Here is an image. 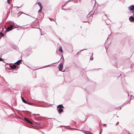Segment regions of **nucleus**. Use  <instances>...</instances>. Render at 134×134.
<instances>
[{"instance_id":"nucleus-1","label":"nucleus","mask_w":134,"mask_h":134,"mask_svg":"<svg viewBox=\"0 0 134 134\" xmlns=\"http://www.w3.org/2000/svg\"><path fill=\"white\" fill-rule=\"evenodd\" d=\"M62 108H64V107L62 105H59L58 106L57 110H58V113L59 114L61 113L63 111V110Z\"/></svg>"},{"instance_id":"nucleus-2","label":"nucleus","mask_w":134,"mask_h":134,"mask_svg":"<svg viewBox=\"0 0 134 134\" xmlns=\"http://www.w3.org/2000/svg\"><path fill=\"white\" fill-rule=\"evenodd\" d=\"M128 9L131 11H133L134 10V5H132L128 7Z\"/></svg>"},{"instance_id":"nucleus-3","label":"nucleus","mask_w":134,"mask_h":134,"mask_svg":"<svg viewBox=\"0 0 134 134\" xmlns=\"http://www.w3.org/2000/svg\"><path fill=\"white\" fill-rule=\"evenodd\" d=\"M13 25H11L10 26L8 27L6 29V31H9L11 30L13 28Z\"/></svg>"},{"instance_id":"nucleus-4","label":"nucleus","mask_w":134,"mask_h":134,"mask_svg":"<svg viewBox=\"0 0 134 134\" xmlns=\"http://www.w3.org/2000/svg\"><path fill=\"white\" fill-rule=\"evenodd\" d=\"M63 64L62 63H60L59 65L58 68L59 71H62V70L63 68ZM62 72H63V71H62Z\"/></svg>"},{"instance_id":"nucleus-5","label":"nucleus","mask_w":134,"mask_h":134,"mask_svg":"<svg viewBox=\"0 0 134 134\" xmlns=\"http://www.w3.org/2000/svg\"><path fill=\"white\" fill-rule=\"evenodd\" d=\"M16 66L15 64H13L11 65L10 66V69L11 70H13L16 68Z\"/></svg>"},{"instance_id":"nucleus-6","label":"nucleus","mask_w":134,"mask_h":134,"mask_svg":"<svg viewBox=\"0 0 134 134\" xmlns=\"http://www.w3.org/2000/svg\"><path fill=\"white\" fill-rule=\"evenodd\" d=\"M24 119L28 123H30L31 124H32V122L31 121H30L29 119H27V118H24Z\"/></svg>"},{"instance_id":"nucleus-7","label":"nucleus","mask_w":134,"mask_h":134,"mask_svg":"<svg viewBox=\"0 0 134 134\" xmlns=\"http://www.w3.org/2000/svg\"><path fill=\"white\" fill-rule=\"evenodd\" d=\"M22 61V60H18L14 64H16L17 65H19L20 63H21V62Z\"/></svg>"},{"instance_id":"nucleus-8","label":"nucleus","mask_w":134,"mask_h":134,"mask_svg":"<svg viewBox=\"0 0 134 134\" xmlns=\"http://www.w3.org/2000/svg\"><path fill=\"white\" fill-rule=\"evenodd\" d=\"M129 20L130 21H134V17L132 16H131L129 18Z\"/></svg>"},{"instance_id":"nucleus-9","label":"nucleus","mask_w":134,"mask_h":134,"mask_svg":"<svg viewBox=\"0 0 134 134\" xmlns=\"http://www.w3.org/2000/svg\"><path fill=\"white\" fill-rule=\"evenodd\" d=\"M59 51L62 53H63V51L62 50V47L61 46H60L59 47Z\"/></svg>"},{"instance_id":"nucleus-10","label":"nucleus","mask_w":134,"mask_h":134,"mask_svg":"<svg viewBox=\"0 0 134 134\" xmlns=\"http://www.w3.org/2000/svg\"><path fill=\"white\" fill-rule=\"evenodd\" d=\"M37 4L39 6L40 8H42V6L41 3L40 2H38L37 3Z\"/></svg>"},{"instance_id":"nucleus-11","label":"nucleus","mask_w":134,"mask_h":134,"mask_svg":"<svg viewBox=\"0 0 134 134\" xmlns=\"http://www.w3.org/2000/svg\"><path fill=\"white\" fill-rule=\"evenodd\" d=\"M21 99L22 101L24 103H27V102L22 97H21Z\"/></svg>"},{"instance_id":"nucleus-12","label":"nucleus","mask_w":134,"mask_h":134,"mask_svg":"<svg viewBox=\"0 0 134 134\" xmlns=\"http://www.w3.org/2000/svg\"><path fill=\"white\" fill-rule=\"evenodd\" d=\"M4 36V34L2 33L1 32H0V37Z\"/></svg>"},{"instance_id":"nucleus-13","label":"nucleus","mask_w":134,"mask_h":134,"mask_svg":"<svg viewBox=\"0 0 134 134\" xmlns=\"http://www.w3.org/2000/svg\"><path fill=\"white\" fill-rule=\"evenodd\" d=\"M26 103L28 104L31 105H32L34 104L32 103H30V102H28V103L27 102V103Z\"/></svg>"},{"instance_id":"nucleus-14","label":"nucleus","mask_w":134,"mask_h":134,"mask_svg":"<svg viewBox=\"0 0 134 134\" xmlns=\"http://www.w3.org/2000/svg\"><path fill=\"white\" fill-rule=\"evenodd\" d=\"M59 62V61H58V62ZM57 63V62H56V63H52V64H49V65H46V66H45L44 67V68H45V67H47V66H50V65H51L52 64H55V63Z\"/></svg>"},{"instance_id":"nucleus-15","label":"nucleus","mask_w":134,"mask_h":134,"mask_svg":"<svg viewBox=\"0 0 134 134\" xmlns=\"http://www.w3.org/2000/svg\"><path fill=\"white\" fill-rule=\"evenodd\" d=\"M84 133L86 134H90L91 133V132H85Z\"/></svg>"},{"instance_id":"nucleus-16","label":"nucleus","mask_w":134,"mask_h":134,"mask_svg":"<svg viewBox=\"0 0 134 134\" xmlns=\"http://www.w3.org/2000/svg\"><path fill=\"white\" fill-rule=\"evenodd\" d=\"M42 8H40V9L38 10V12L39 13L41 12L42 10Z\"/></svg>"},{"instance_id":"nucleus-17","label":"nucleus","mask_w":134,"mask_h":134,"mask_svg":"<svg viewBox=\"0 0 134 134\" xmlns=\"http://www.w3.org/2000/svg\"><path fill=\"white\" fill-rule=\"evenodd\" d=\"M10 0H7V2L9 4H10L9 1Z\"/></svg>"},{"instance_id":"nucleus-18","label":"nucleus","mask_w":134,"mask_h":134,"mask_svg":"<svg viewBox=\"0 0 134 134\" xmlns=\"http://www.w3.org/2000/svg\"><path fill=\"white\" fill-rule=\"evenodd\" d=\"M90 59L92 60L93 59V57H92L91 58H90Z\"/></svg>"},{"instance_id":"nucleus-19","label":"nucleus","mask_w":134,"mask_h":134,"mask_svg":"<svg viewBox=\"0 0 134 134\" xmlns=\"http://www.w3.org/2000/svg\"><path fill=\"white\" fill-rule=\"evenodd\" d=\"M23 13V14H25V15H28V16H30V15H28V14H25V13Z\"/></svg>"},{"instance_id":"nucleus-20","label":"nucleus","mask_w":134,"mask_h":134,"mask_svg":"<svg viewBox=\"0 0 134 134\" xmlns=\"http://www.w3.org/2000/svg\"><path fill=\"white\" fill-rule=\"evenodd\" d=\"M2 60L3 59H2L0 58V61H2Z\"/></svg>"},{"instance_id":"nucleus-21","label":"nucleus","mask_w":134,"mask_h":134,"mask_svg":"<svg viewBox=\"0 0 134 134\" xmlns=\"http://www.w3.org/2000/svg\"><path fill=\"white\" fill-rule=\"evenodd\" d=\"M106 124H103V126H106Z\"/></svg>"},{"instance_id":"nucleus-22","label":"nucleus","mask_w":134,"mask_h":134,"mask_svg":"<svg viewBox=\"0 0 134 134\" xmlns=\"http://www.w3.org/2000/svg\"><path fill=\"white\" fill-rule=\"evenodd\" d=\"M83 22H84H84H88V21H83Z\"/></svg>"},{"instance_id":"nucleus-23","label":"nucleus","mask_w":134,"mask_h":134,"mask_svg":"<svg viewBox=\"0 0 134 134\" xmlns=\"http://www.w3.org/2000/svg\"><path fill=\"white\" fill-rule=\"evenodd\" d=\"M87 49H82V50L81 51H83V50H87Z\"/></svg>"},{"instance_id":"nucleus-24","label":"nucleus","mask_w":134,"mask_h":134,"mask_svg":"<svg viewBox=\"0 0 134 134\" xmlns=\"http://www.w3.org/2000/svg\"><path fill=\"white\" fill-rule=\"evenodd\" d=\"M90 17L91 18H91H92V16H90Z\"/></svg>"},{"instance_id":"nucleus-25","label":"nucleus","mask_w":134,"mask_h":134,"mask_svg":"<svg viewBox=\"0 0 134 134\" xmlns=\"http://www.w3.org/2000/svg\"><path fill=\"white\" fill-rule=\"evenodd\" d=\"M101 132H102V131H101L100 132V133H99V134H100V133H101Z\"/></svg>"},{"instance_id":"nucleus-26","label":"nucleus","mask_w":134,"mask_h":134,"mask_svg":"<svg viewBox=\"0 0 134 134\" xmlns=\"http://www.w3.org/2000/svg\"><path fill=\"white\" fill-rule=\"evenodd\" d=\"M71 1V0H69L68 1Z\"/></svg>"},{"instance_id":"nucleus-27","label":"nucleus","mask_w":134,"mask_h":134,"mask_svg":"<svg viewBox=\"0 0 134 134\" xmlns=\"http://www.w3.org/2000/svg\"><path fill=\"white\" fill-rule=\"evenodd\" d=\"M19 13H18V15H20V14L19 15Z\"/></svg>"},{"instance_id":"nucleus-28","label":"nucleus","mask_w":134,"mask_h":134,"mask_svg":"<svg viewBox=\"0 0 134 134\" xmlns=\"http://www.w3.org/2000/svg\"><path fill=\"white\" fill-rule=\"evenodd\" d=\"M17 7V8H19V7Z\"/></svg>"},{"instance_id":"nucleus-29","label":"nucleus","mask_w":134,"mask_h":134,"mask_svg":"<svg viewBox=\"0 0 134 134\" xmlns=\"http://www.w3.org/2000/svg\"><path fill=\"white\" fill-rule=\"evenodd\" d=\"M90 134H93L92 133H90Z\"/></svg>"},{"instance_id":"nucleus-30","label":"nucleus","mask_w":134,"mask_h":134,"mask_svg":"<svg viewBox=\"0 0 134 134\" xmlns=\"http://www.w3.org/2000/svg\"><path fill=\"white\" fill-rule=\"evenodd\" d=\"M133 16H134V14L133 15Z\"/></svg>"}]
</instances>
